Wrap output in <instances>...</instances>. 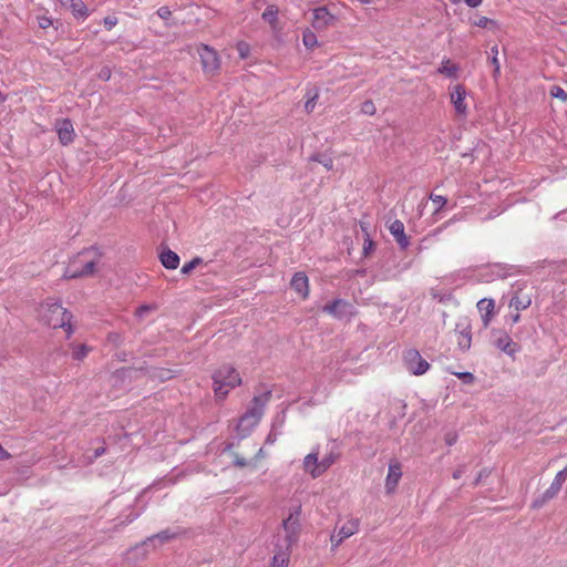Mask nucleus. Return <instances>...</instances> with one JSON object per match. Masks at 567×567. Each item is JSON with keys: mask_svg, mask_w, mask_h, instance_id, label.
Segmentation results:
<instances>
[{"mask_svg": "<svg viewBox=\"0 0 567 567\" xmlns=\"http://www.w3.org/2000/svg\"><path fill=\"white\" fill-rule=\"evenodd\" d=\"M491 64L493 65L494 70H493V78L494 80H497L501 75V65H499V61H498V47L497 45H494L491 48Z\"/></svg>", "mask_w": 567, "mask_h": 567, "instance_id": "c85d7f7f", "label": "nucleus"}, {"mask_svg": "<svg viewBox=\"0 0 567 567\" xmlns=\"http://www.w3.org/2000/svg\"><path fill=\"white\" fill-rule=\"evenodd\" d=\"M110 71L109 70H102L101 73H100V78L104 79V80H109L110 79Z\"/></svg>", "mask_w": 567, "mask_h": 567, "instance_id": "4d7b16f0", "label": "nucleus"}, {"mask_svg": "<svg viewBox=\"0 0 567 567\" xmlns=\"http://www.w3.org/2000/svg\"><path fill=\"white\" fill-rule=\"evenodd\" d=\"M162 265L167 269H176L179 265V257L178 255L171 250H164L159 256Z\"/></svg>", "mask_w": 567, "mask_h": 567, "instance_id": "b1692460", "label": "nucleus"}, {"mask_svg": "<svg viewBox=\"0 0 567 567\" xmlns=\"http://www.w3.org/2000/svg\"><path fill=\"white\" fill-rule=\"evenodd\" d=\"M271 392L265 391L259 395H255L245 412V414L239 419L237 424V432L240 436H246L249 432L260 422L265 406L270 401Z\"/></svg>", "mask_w": 567, "mask_h": 567, "instance_id": "f03ea898", "label": "nucleus"}, {"mask_svg": "<svg viewBox=\"0 0 567 567\" xmlns=\"http://www.w3.org/2000/svg\"><path fill=\"white\" fill-rule=\"evenodd\" d=\"M465 3L470 8H477L482 3V0H465Z\"/></svg>", "mask_w": 567, "mask_h": 567, "instance_id": "864d4df0", "label": "nucleus"}, {"mask_svg": "<svg viewBox=\"0 0 567 567\" xmlns=\"http://www.w3.org/2000/svg\"><path fill=\"white\" fill-rule=\"evenodd\" d=\"M455 375L458 379L463 380V382L466 384H472L475 380L473 373H471V372H458V373H455Z\"/></svg>", "mask_w": 567, "mask_h": 567, "instance_id": "79ce46f5", "label": "nucleus"}, {"mask_svg": "<svg viewBox=\"0 0 567 567\" xmlns=\"http://www.w3.org/2000/svg\"><path fill=\"white\" fill-rule=\"evenodd\" d=\"M474 25L478 28L489 29V30H497L498 23L497 21L489 19L487 17H480L477 20L473 22Z\"/></svg>", "mask_w": 567, "mask_h": 567, "instance_id": "c756f323", "label": "nucleus"}, {"mask_svg": "<svg viewBox=\"0 0 567 567\" xmlns=\"http://www.w3.org/2000/svg\"><path fill=\"white\" fill-rule=\"evenodd\" d=\"M520 320L519 311H516L515 313L511 315V321L513 324L517 323Z\"/></svg>", "mask_w": 567, "mask_h": 567, "instance_id": "6e6d98bb", "label": "nucleus"}, {"mask_svg": "<svg viewBox=\"0 0 567 567\" xmlns=\"http://www.w3.org/2000/svg\"><path fill=\"white\" fill-rule=\"evenodd\" d=\"M10 453L7 452L3 446L0 444V461L10 458Z\"/></svg>", "mask_w": 567, "mask_h": 567, "instance_id": "603ef678", "label": "nucleus"}, {"mask_svg": "<svg viewBox=\"0 0 567 567\" xmlns=\"http://www.w3.org/2000/svg\"><path fill=\"white\" fill-rule=\"evenodd\" d=\"M157 16L163 20H167L172 16V11L168 7H161L157 10Z\"/></svg>", "mask_w": 567, "mask_h": 567, "instance_id": "c03bdc74", "label": "nucleus"}, {"mask_svg": "<svg viewBox=\"0 0 567 567\" xmlns=\"http://www.w3.org/2000/svg\"><path fill=\"white\" fill-rule=\"evenodd\" d=\"M312 25L317 30H323L336 22V17L328 10L327 7H319L312 11Z\"/></svg>", "mask_w": 567, "mask_h": 567, "instance_id": "2eb2a0df", "label": "nucleus"}, {"mask_svg": "<svg viewBox=\"0 0 567 567\" xmlns=\"http://www.w3.org/2000/svg\"><path fill=\"white\" fill-rule=\"evenodd\" d=\"M402 477L401 465L398 462L389 464L388 475L385 478V489L388 493H393Z\"/></svg>", "mask_w": 567, "mask_h": 567, "instance_id": "a211bd4d", "label": "nucleus"}, {"mask_svg": "<svg viewBox=\"0 0 567 567\" xmlns=\"http://www.w3.org/2000/svg\"><path fill=\"white\" fill-rule=\"evenodd\" d=\"M430 199L437 205L436 210L441 209L446 204V198L441 195L431 194Z\"/></svg>", "mask_w": 567, "mask_h": 567, "instance_id": "37998d69", "label": "nucleus"}, {"mask_svg": "<svg viewBox=\"0 0 567 567\" xmlns=\"http://www.w3.org/2000/svg\"><path fill=\"white\" fill-rule=\"evenodd\" d=\"M299 513L300 507L296 508L293 513H290V515L284 519V543L277 544V547L291 549V547L297 543L300 534Z\"/></svg>", "mask_w": 567, "mask_h": 567, "instance_id": "39448f33", "label": "nucleus"}, {"mask_svg": "<svg viewBox=\"0 0 567 567\" xmlns=\"http://www.w3.org/2000/svg\"><path fill=\"white\" fill-rule=\"evenodd\" d=\"M90 349L85 344H79L73 348L72 357L75 360H83L89 354Z\"/></svg>", "mask_w": 567, "mask_h": 567, "instance_id": "72a5a7b5", "label": "nucleus"}, {"mask_svg": "<svg viewBox=\"0 0 567 567\" xmlns=\"http://www.w3.org/2000/svg\"><path fill=\"white\" fill-rule=\"evenodd\" d=\"M532 305V295L524 293L522 288L514 290L513 296L509 300V308H514L515 311H522L529 308Z\"/></svg>", "mask_w": 567, "mask_h": 567, "instance_id": "6ab92c4d", "label": "nucleus"}, {"mask_svg": "<svg viewBox=\"0 0 567 567\" xmlns=\"http://www.w3.org/2000/svg\"><path fill=\"white\" fill-rule=\"evenodd\" d=\"M42 320L53 329L62 328L70 337L73 332L71 326L72 313L58 302H47L41 307Z\"/></svg>", "mask_w": 567, "mask_h": 567, "instance_id": "20e7f679", "label": "nucleus"}, {"mask_svg": "<svg viewBox=\"0 0 567 567\" xmlns=\"http://www.w3.org/2000/svg\"><path fill=\"white\" fill-rule=\"evenodd\" d=\"M291 288L299 293L303 299L309 295L308 277L303 272H297L291 279Z\"/></svg>", "mask_w": 567, "mask_h": 567, "instance_id": "5701e85b", "label": "nucleus"}, {"mask_svg": "<svg viewBox=\"0 0 567 567\" xmlns=\"http://www.w3.org/2000/svg\"><path fill=\"white\" fill-rule=\"evenodd\" d=\"M38 24L41 29H47L52 24V20L45 16L39 17Z\"/></svg>", "mask_w": 567, "mask_h": 567, "instance_id": "49530a36", "label": "nucleus"}, {"mask_svg": "<svg viewBox=\"0 0 567 567\" xmlns=\"http://www.w3.org/2000/svg\"><path fill=\"white\" fill-rule=\"evenodd\" d=\"M550 95L555 99H559L563 102H567V93L565 90L558 85H554L550 89Z\"/></svg>", "mask_w": 567, "mask_h": 567, "instance_id": "c9c22d12", "label": "nucleus"}, {"mask_svg": "<svg viewBox=\"0 0 567 567\" xmlns=\"http://www.w3.org/2000/svg\"><path fill=\"white\" fill-rule=\"evenodd\" d=\"M302 42L306 48L313 49L318 44L317 35L312 31L307 30L303 32Z\"/></svg>", "mask_w": 567, "mask_h": 567, "instance_id": "473e14b6", "label": "nucleus"}, {"mask_svg": "<svg viewBox=\"0 0 567 567\" xmlns=\"http://www.w3.org/2000/svg\"><path fill=\"white\" fill-rule=\"evenodd\" d=\"M445 443L447 445H453L457 441V434L455 432H449L445 434Z\"/></svg>", "mask_w": 567, "mask_h": 567, "instance_id": "de8ad7c7", "label": "nucleus"}, {"mask_svg": "<svg viewBox=\"0 0 567 567\" xmlns=\"http://www.w3.org/2000/svg\"><path fill=\"white\" fill-rule=\"evenodd\" d=\"M359 525L360 523L358 518H350L340 526L337 533L331 536L332 549L338 547L344 539L358 533Z\"/></svg>", "mask_w": 567, "mask_h": 567, "instance_id": "9b49d317", "label": "nucleus"}, {"mask_svg": "<svg viewBox=\"0 0 567 567\" xmlns=\"http://www.w3.org/2000/svg\"><path fill=\"white\" fill-rule=\"evenodd\" d=\"M492 338L493 344L511 357H513L519 350L517 343H515L511 336L502 329H493Z\"/></svg>", "mask_w": 567, "mask_h": 567, "instance_id": "1a4fd4ad", "label": "nucleus"}, {"mask_svg": "<svg viewBox=\"0 0 567 567\" xmlns=\"http://www.w3.org/2000/svg\"><path fill=\"white\" fill-rule=\"evenodd\" d=\"M339 453L331 451L320 461L321 475L339 458Z\"/></svg>", "mask_w": 567, "mask_h": 567, "instance_id": "cd10ccee", "label": "nucleus"}, {"mask_svg": "<svg viewBox=\"0 0 567 567\" xmlns=\"http://www.w3.org/2000/svg\"><path fill=\"white\" fill-rule=\"evenodd\" d=\"M155 308L154 305H142L135 310V316L138 319H143L147 313L154 311Z\"/></svg>", "mask_w": 567, "mask_h": 567, "instance_id": "e433bc0d", "label": "nucleus"}, {"mask_svg": "<svg viewBox=\"0 0 567 567\" xmlns=\"http://www.w3.org/2000/svg\"><path fill=\"white\" fill-rule=\"evenodd\" d=\"M151 550H153L152 544L150 543L148 538H146L143 542L128 548L125 553V559L132 564H136L146 559Z\"/></svg>", "mask_w": 567, "mask_h": 567, "instance_id": "4468645a", "label": "nucleus"}, {"mask_svg": "<svg viewBox=\"0 0 567 567\" xmlns=\"http://www.w3.org/2000/svg\"><path fill=\"white\" fill-rule=\"evenodd\" d=\"M183 534L184 533L181 529L173 530V529L167 528V529L161 530L157 534L148 536L147 538H148L150 543L152 544V549L156 550L162 545H164L173 539L178 538Z\"/></svg>", "mask_w": 567, "mask_h": 567, "instance_id": "dca6fc26", "label": "nucleus"}, {"mask_svg": "<svg viewBox=\"0 0 567 567\" xmlns=\"http://www.w3.org/2000/svg\"><path fill=\"white\" fill-rule=\"evenodd\" d=\"M456 343L462 352L470 350L472 344V329L470 322L464 319L456 323Z\"/></svg>", "mask_w": 567, "mask_h": 567, "instance_id": "f8f14e48", "label": "nucleus"}, {"mask_svg": "<svg viewBox=\"0 0 567 567\" xmlns=\"http://www.w3.org/2000/svg\"><path fill=\"white\" fill-rule=\"evenodd\" d=\"M234 456H235V458H234V464H235L237 467H245V466H247V464H248V463H247V461H246V458H245V457H241V456H239L238 454H235Z\"/></svg>", "mask_w": 567, "mask_h": 567, "instance_id": "09e8293b", "label": "nucleus"}, {"mask_svg": "<svg viewBox=\"0 0 567 567\" xmlns=\"http://www.w3.org/2000/svg\"><path fill=\"white\" fill-rule=\"evenodd\" d=\"M197 53L200 58L202 69L206 74H215L220 68V59L212 47L207 44H200L197 48Z\"/></svg>", "mask_w": 567, "mask_h": 567, "instance_id": "6e6552de", "label": "nucleus"}, {"mask_svg": "<svg viewBox=\"0 0 567 567\" xmlns=\"http://www.w3.org/2000/svg\"><path fill=\"white\" fill-rule=\"evenodd\" d=\"M322 310L338 319L353 315V306L347 300L336 299L323 306Z\"/></svg>", "mask_w": 567, "mask_h": 567, "instance_id": "ddd939ff", "label": "nucleus"}, {"mask_svg": "<svg viewBox=\"0 0 567 567\" xmlns=\"http://www.w3.org/2000/svg\"><path fill=\"white\" fill-rule=\"evenodd\" d=\"M290 549L280 548L272 557L271 567H288Z\"/></svg>", "mask_w": 567, "mask_h": 567, "instance_id": "393cba45", "label": "nucleus"}, {"mask_svg": "<svg viewBox=\"0 0 567 567\" xmlns=\"http://www.w3.org/2000/svg\"><path fill=\"white\" fill-rule=\"evenodd\" d=\"M309 159L312 161V162H318V163L322 164L326 167L327 171H332L333 169V161L329 156H326V155H322V154H313V155L310 156Z\"/></svg>", "mask_w": 567, "mask_h": 567, "instance_id": "2f4dec72", "label": "nucleus"}, {"mask_svg": "<svg viewBox=\"0 0 567 567\" xmlns=\"http://www.w3.org/2000/svg\"><path fill=\"white\" fill-rule=\"evenodd\" d=\"M308 95V99L305 103V111L309 114L311 113L315 107H316V104H317V100H318V93L316 92L313 95H310L309 93L307 94Z\"/></svg>", "mask_w": 567, "mask_h": 567, "instance_id": "4c0bfd02", "label": "nucleus"}, {"mask_svg": "<svg viewBox=\"0 0 567 567\" xmlns=\"http://www.w3.org/2000/svg\"><path fill=\"white\" fill-rule=\"evenodd\" d=\"M103 23L107 30H111L116 25L117 19L115 17H105Z\"/></svg>", "mask_w": 567, "mask_h": 567, "instance_id": "a18cd8bd", "label": "nucleus"}, {"mask_svg": "<svg viewBox=\"0 0 567 567\" xmlns=\"http://www.w3.org/2000/svg\"><path fill=\"white\" fill-rule=\"evenodd\" d=\"M70 9L76 18L85 19L89 16L87 7L82 0H70Z\"/></svg>", "mask_w": 567, "mask_h": 567, "instance_id": "bb28decb", "label": "nucleus"}, {"mask_svg": "<svg viewBox=\"0 0 567 567\" xmlns=\"http://www.w3.org/2000/svg\"><path fill=\"white\" fill-rule=\"evenodd\" d=\"M214 392L217 400H224L229 391L241 383L239 372L231 365L224 364L213 374Z\"/></svg>", "mask_w": 567, "mask_h": 567, "instance_id": "7ed1b4c3", "label": "nucleus"}, {"mask_svg": "<svg viewBox=\"0 0 567 567\" xmlns=\"http://www.w3.org/2000/svg\"><path fill=\"white\" fill-rule=\"evenodd\" d=\"M202 262H203L202 258L196 257V258L192 259L190 261L186 262L182 267L181 272L183 275H188L193 269H195Z\"/></svg>", "mask_w": 567, "mask_h": 567, "instance_id": "f704fd0d", "label": "nucleus"}, {"mask_svg": "<svg viewBox=\"0 0 567 567\" xmlns=\"http://www.w3.org/2000/svg\"><path fill=\"white\" fill-rule=\"evenodd\" d=\"M277 16H278V9L276 6L274 4H270L268 6L265 11L262 12V19L267 22H269L270 24H275L276 21H277Z\"/></svg>", "mask_w": 567, "mask_h": 567, "instance_id": "7c9ffc66", "label": "nucleus"}, {"mask_svg": "<svg viewBox=\"0 0 567 567\" xmlns=\"http://www.w3.org/2000/svg\"><path fill=\"white\" fill-rule=\"evenodd\" d=\"M109 340L114 342L115 344H120L121 342V336L118 333H110Z\"/></svg>", "mask_w": 567, "mask_h": 567, "instance_id": "3c124183", "label": "nucleus"}, {"mask_svg": "<svg viewBox=\"0 0 567 567\" xmlns=\"http://www.w3.org/2000/svg\"><path fill=\"white\" fill-rule=\"evenodd\" d=\"M391 235L394 237L401 249H406L410 245L409 237L405 235L404 225L401 220L395 219L389 226Z\"/></svg>", "mask_w": 567, "mask_h": 567, "instance_id": "aec40b11", "label": "nucleus"}, {"mask_svg": "<svg viewBox=\"0 0 567 567\" xmlns=\"http://www.w3.org/2000/svg\"><path fill=\"white\" fill-rule=\"evenodd\" d=\"M452 3H458L461 0H450Z\"/></svg>", "mask_w": 567, "mask_h": 567, "instance_id": "052dcab7", "label": "nucleus"}, {"mask_svg": "<svg viewBox=\"0 0 567 567\" xmlns=\"http://www.w3.org/2000/svg\"><path fill=\"white\" fill-rule=\"evenodd\" d=\"M138 517V513H131L128 514L125 519H118V522L115 525V529H118L121 527H124L131 523H133Z\"/></svg>", "mask_w": 567, "mask_h": 567, "instance_id": "58836bf2", "label": "nucleus"}, {"mask_svg": "<svg viewBox=\"0 0 567 567\" xmlns=\"http://www.w3.org/2000/svg\"><path fill=\"white\" fill-rule=\"evenodd\" d=\"M465 466L462 465L460 467H457L454 472H453V478L455 480H458L463 476V474L465 473Z\"/></svg>", "mask_w": 567, "mask_h": 567, "instance_id": "8fccbe9b", "label": "nucleus"}, {"mask_svg": "<svg viewBox=\"0 0 567 567\" xmlns=\"http://www.w3.org/2000/svg\"><path fill=\"white\" fill-rule=\"evenodd\" d=\"M487 474L485 472H481L478 476L476 477L474 484L477 485L478 482L482 480L483 476H486Z\"/></svg>", "mask_w": 567, "mask_h": 567, "instance_id": "13d9d810", "label": "nucleus"}, {"mask_svg": "<svg viewBox=\"0 0 567 567\" xmlns=\"http://www.w3.org/2000/svg\"><path fill=\"white\" fill-rule=\"evenodd\" d=\"M373 241L371 239H367L363 245V250L365 254L369 252V250L372 248Z\"/></svg>", "mask_w": 567, "mask_h": 567, "instance_id": "5fc2aeb1", "label": "nucleus"}, {"mask_svg": "<svg viewBox=\"0 0 567 567\" xmlns=\"http://www.w3.org/2000/svg\"><path fill=\"white\" fill-rule=\"evenodd\" d=\"M104 451H105L104 449H97V450H95V456H96V457H97V456H101V455L104 453Z\"/></svg>", "mask_w": 567, "mask_h": 567, "instance_id": "bf43d9fd", "label": "nucleus"}, {"mask_svg": "<svg viewBox=\"0 0 567 567\" xmlns=\"http://www.w3.org/2000/svg\"><path fill=\"white\" fill-rule=\"evenodd\" d=\"M100 261L101 252L96 248L83 249L70 259L63 277L66 279L91 277L95 274Z\"/></svg>", "mask_w": 567, "mask_h": 567, "instance_id": "f257e3e1", "label": "nucleus"}, {"mask_svg": "<svg viewBox=\"0 0 567 567\" xmlns=\"http://www.w3.org/2000/svg\"><path fill=\"white\" fill-rule=\"evenodd\" d=\"M566 480H567V465L555 475L550 486L540 496H538L537 498H535L533 501L532 508H534V509L542 508L547 502L555 498L558 495V493L560 492Z\"/></svg>", "mask_w": 567, "mask_h": 567, "instance_id": "423d86ee", "label": "nucleus"}, {"mask_svg": "<svg viewBox=\"0 0 567 567\" xmlns=\"http://www.w3.org/2000/svg\"><path fill=\"white\" fill-rule=\"evenodd\" d=\"M318 451L309 453L303 460V468L308 472L312 478H317L321 475L320 461L318 460Z\"/></svg>", "mask_w": 567, "mask_h": 567, "instance_id": "4be33fe9", "label": "nucleus"}, {"mask_svg": "<svg viewBox=\"0 0 567 567\" xmlns=\"http://www.w3.org/2000/svg\"><path fill=\"white\" fill-rule=\"evenodd\" d=\"M403 363L406 370L413 375H423L431 367L416 349H408L404 352Z\"/></svg>", "mask_w": 567, "mask_h": 567, "instance_id": "0eeeda50", "label": "nucleus"}, {"mask_svg": "<svg viewBox=\"0 0 567 567\" xmlns=\"http://www.w3.org/2000/svg\"><path fill=\"white\" fill-rule=\"evenodd\" d=\"M466 90L462 84L450 87V100L457 115L467 116V104L465 102Z\"/></svg>", "mask_w": 567, "mask_h": 567, "instance_id": "9d476101", "label": "nucleus"}, {"mask_svg": "<svg viewBox=\"0 0 567 567\" xmlns=\"http://www.w3.org/2000/svg\"><path fill=\"white\" fill-rule=\"evenodd\" d=\"M55 127L61 144L68 145L73 142L74 128L72 122L69 118L58 121Z\"/></svg>", "mask_w": 567, "mask_h": 567, "instance_id": "f3484780", "label": "nucleus"}, {"mask_svg": "<svg viewBox=\"0 0 567 567\" xmlns=\"http://www.w3.org/2000/svg\"><path fill=\"white\" fill-rule=\"evenodd\" d=\"M477 308L482 315L483 326L487 328L494 315L495 302L491 298H483L477 302Z\"/></svg>", "mask_w": 567, "mask_h": 567, "instance_id": "412c9836", "label": "nucleus"}, {"mask_svg": "<svg viewBox=\"0 0 567 567\" xmlns=\"http://www.w3.org/2000/svg\"><path fill=\"white\" fill-rule=\"evenodd\" d=\"M361 111L364 114L373 115L375 113L377 109L372 101H365L362 103Z\"/></svg>", "mask_w": 567, "mask_h": 567, "instance_id": "a19ab883", "label": "nucleus"}, {"mask_svg": "<svg viewBox=\"0 0 567 567\" xmlns=\"http://www.w3.org/2000/svg\"><path fill=\"white\" fill-rule=\"evenodd\" d=\"M236 48L241 59L248 58L250 51L248 43L243 41L238 42Z\"/></svg>", "mask_w": 567, "mask_h": 567, "instance_id": "ea45409f", "label": "nucleus"}, {"mask_svg": "<svg viewBox=\"0 0 567 567\" xmlns=\"http://www.w3.org/2000/svg\"><path fill=\"white\" fill-rule=\"evenodd\" d=\"M460 68L457 64L452 63L451 60L444 59L439 68L437 72L444 74L447 78L455 79L457 78V72Z\"/></svg>", "mask_w": 567, "mask_h": 567, "instance_id": "a878e982", "label": "nucleus"}]
</instances>
